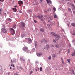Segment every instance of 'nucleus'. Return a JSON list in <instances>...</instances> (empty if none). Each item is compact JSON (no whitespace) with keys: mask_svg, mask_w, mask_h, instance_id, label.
<instances>
[{"mask_svg":"<svg viewBox=\"0 0 75 75\" xmlns=\"http://www.w3.org/2000/svg\"><path fill=\"white\" fill-rule=\"evenodd\" d=\"M18 3L19 4V6H21V5L23 4V1H18Z\"/></svg>","mask_w":75,"mask_h":75,"instance_id":"obj_6","label":"nucleus"},{"mask_svg":"<svg viewBox=\"0 0 75 75\" xmlns=\"http://www.w3.org/2000/svg\"><path fill=\"white\" fill-rule=\"evenodd\" d=\"M1 31L4 33H7V30L4 28H2L1 29Z\"/></svg>","mask_w":75,"mask_h":75,"instance_id":"obj_4","label":"nucleus"},{"mask_svg":"<svg viewBox=\"0 0 75 75\" xmlns=\"http://www.w3.org/2000/svg\"><path fill=\"white\" fill-rule=\"evenodd\" d=\"M34 22H35V23H36V22H37V21H36V20H34Z\"/></svg>","mask_w":75,"mask_h":75,"instance_id":"obj_48","label":"nucleus"},{"mask_svg":"<svg viewBox=\"0 0 75 75\" xmlns=\"http://www.w3.org/2000/svg\"><path fill=\"white\" fill-rule=\"evenodd\" d=\"M14 7H15V8H16L17 7V6H15Z\"/></svg>","mask_w":75,"mask_h":75,"instance_id":"obj_59","label":"nucleus"},{"mask_svg":"<svg viewBox=\"0 0 75 75\" xmlns=\"http://www.w3.org/2000/svg\"><path fill=\"white\" fill-rule=\"evenodd\" d=\"M3 71H1V73H3Z\"/></svg>","mask_w":75,"mask_h":75,"instance_id":"obj_60","label":"nucleus"},{"mask_svg":"<svg viewBox=\"0 0 75 75\" xmlns=\"http://www.w3.org/2000/svg\"><path fill=\"white\" fill-rule=\"evenodd\" d=\"M38 56V57H40V56L42 55V53H38L36 54Z\"/></svg>","mask_w":75,"mask_h":75,"instance_id":"obj_11","label":"nucleus"},{"mask_svg":"<svg viewBox=\"0 0 75 75\" xmlns=\"http://www.w3.org/2000/svg\"><path fill=\"white\" fill-rule=\"evenodd\" d=\"M53 8V10H54V11H56V8H55L54 7Z\"/></svg>","mask_w":75,"mask_h":75,"instance_id":"obj_26","label":"nucleus"},{"mask_svg":"<svg viewBox=\"0 0 75 75\" xmlns=\"http://www.w3.org/2000/svg\"><path fill=\"white\" fill-rule=\"evenodd\" d=\"M16 25H13V28H16Z\"/></svg>","mask_w":75,"mask_h":75,"instance_id":"obj_27","label":"nucleus"},{"mask_svg":"<svg viewBox=\"0 0 75 75\" xmlns=\"http://www.w3.org/2000/svg\"><path fill=\"white\" fill-rule=\"evenodd\" d=\"M59 53H61V51H59Z\"/></svg>","mask_w":75,"mask_h":75,"instance_id":"obj_54","label":"nucleus"},{"mask_svg":"<svg viewBox=\"0 0 75 75\" xmlns=\"http://www.w3.org/2000/svg\"><path fill=\"white\" fill-rule=\"evenodd\" d=\"M21 24L22 27H25V23L23 22H21Z\"/></svg>","mask_w":75,"mask_h":75,"instance_id":"obj_7","label":"nucleus"},{"mask_svg":"<svg viewBox=\"0 0 75 75\" xmlns=\"http://www.w3.org/2000/svg\"><path fill=\"white\" fill-rule=\"evenodd\" d=\"M71 25L73 27H75V23H72L71 24Z\"/></svg>","mask_w":75,"mask_h":75,"instance_id":"obj_19","label":"nucleus"},{"mask_svg":"<svg viewBox=\"0 0 75 75\" xmlns=\"http://www.w3.org/2000/svg\"><path fill=\"white\" fill-rule=\"evenodd\" d=\"M25 52H26V53L28 54L29 53H30V50L28 49L26 51H25Z\"/></svg>","mask_w":75,"mask_h":75,"instance_id":"obj_17","label":"nucleus"},{"mask_svg":"<svg viewBox=\"0 0 75 75\" xmlns=\"http://www.w3.org/2000/svg\"><path fill=\"white\" fill-rule=\"evenodd\" d=\"M48 3H51V0H48Z\"/></svg>","mask_w":75,"mask_h":75,"instance_id":"obj_33","label":"nucleus"},{"mask_svg":"<svg viewBox=\"0 0 75 75\" xmlns=\"http://www.w3.org/2000/svg\"><path fill=\"white\" fill-rule=\"evenodd\" d=\"M27 65H28V64H27Z\"/></svg>","mask_w":75,"mask_h":75,"instance_id":"obj_64","label":"nucleus"},{"mask_svg":"<svg viewBox=\"0 0 75 75\" xmlns=\"http://www.w3.org/2000/svg\"><path fill=\"white\" fill-rule=\"evenodd\" d=\"M67 25H68V27H69V24H67Z\"/></svg>","mask_w":75,"mask_h":75,"instance_id":"obj_49","label":"nucleus"},{"mask_svg":"<svg viewBox=\"0 0 75 75\" xmlns=\"http://www.w3.org/2000/svg\"><path fill=\"white\" fill-rule=\"evenodd\" d=\"M28 49V48L27 47H24L23 48V51H25V52L26 51H27V50Z\"/></svg>","mask_w":75,"mask_h":75,"instance_id":"obj_9","label":"nucleus"},{"mask_svg":"<svg viewBox=\"0 0 75 75\" xmlns=\"http://www.w3.org/2000/svg\"><path fill=\"white\" fill-rule=\"evenodd\" d=\"M11 62H12V63H13V62H13L12 61V60H11Z\"/></svg>","mask_w":75,"mask_h":75,"instance_id":"obj_56","label":"nucleus"},{"mask_svg":"<svg viewBox=\"0 0 75 75\" xmlns=\"http://www.w3.org/2000/svg\"><path fill=\"white\" fill-rule=\"evenodd\" d=\"M61 61H63V59L61 58Z\"/></svg>","mask_w":75,"mask_h":75,"instance_id":"obj_47","label":"nucleus"},{"mask_svg":"<svg viewBox=\"0 0 75 75\" xmlns=\"http://www.w3.org/2000/svg\"><path fill=\"white\" fill-rule=\"evenodd\" d=\"M46 1H47V3L48 4V0H46Z\"/></svg>","mask_w":75,"mask_h":75,"instance_id":"obj_43","label":"nucleus"},{"mask_svg":"<svg viewBox=\"0 0 75 75\" xmlns=\"http://www.w3.org/2000/svg\"><path fill=\"white\" fill-rule=\"evenodd\" d=\"M71 72L73 74H75V72H74V70H72Z\"/></svg>","mask_w":75,"mask_h":75,"instance_id":"obj_25","label":"nucleus"},{"mask_svg":"<svg viewBox=\"0 0 75 75\" xmlns=\"http://www.w3.org/2000/svg\"><path fill=\"white\" fill-rule=\"evenodd\" d=\"M72 42H75L74 41V40H73V41H72Z\"/></svg>","mask_w":75,"mask_h":75,"instance_id":"obj_51","label":"nucleus"},{"mask_svg":"<svg viewBox=\"0 0 75 75\" xmlns=\"http://www.w3.org/2000/svg\"><path fill=\"white\" fill-rule=\"evenodd\" d=\"M53 41L54 42H56V41L54 39L53 40Z\"/></svg>","mask_w":75,"mask_h":75,"instance_id":"obj_40","label":"nucleus"},{"mask_svg":"<svg viewBox=\"0 0 75 75\" xmlns=\"http://www.w3.org/2000/svg\"><path fill=\"white\" fill-rule=\"evenodd\" d=\"M28 40L29 42H32V40L30 39H28Z\"/></svg>","mask_w":75,"mask_h":75,"instance_id":"obj_21","label":"nucleus"},{"mask_svg":"<svg viewBox=\"0 0 75 75\" xmlns=\"http://www.w3.org/2000/svg\"><path fill=\"white\" fill-rule=\"evenodd\" d=\"M4 0H0V1H1V2H3V1H4Z\"/></svg>","mask_w":75,"mask_h":75,"instance_id":"obj_41","label":"nucleus"},{"mask_svg":"<svg viewBox=\"0 0 75 75\" xmlns=\"http://www.w3.org/2000/svg\"><path fill=\"white\" fill-rule=\"evenodd\" d=\"M55 46L56 48H59V46L58 45L56 44L55 45Z\"/></svg>","mask_w":75,"mask_h":75,"instance_id":"obj_15","label":"nucleus"},{"mask_svg":"<svg viewBox=\"0 0 75 75\" xmlns=\"http://www.w3.org/2000/svg\"><path fill=\"white\" fill-rule=\"evenodd\" d=\"M13 70H14V69H15L14 68H13Z\"/></svg>","mask_w":75,"mask_h":75,"instance_id":"obj_57","label":"nucleus"},{"mask_svg":"<svg viewBox=\"0 0 75 75\" xmlns=\"http://www.w3.org/2000/svg\"><path fill=\"white\" fill-rule=\"evenodd\" d=\"M10 32L11 34V35H14L15 34V31H14V30L13 28H10Z\"/></svg>","mask_w":75,"mask_h":75,"instance_id":"obj_2","label":"nucleus"},{"mask_svg":"<svg viewBox=\"0 0 75 75\" xmlns=\"http://www.w3.org/2000/svg\"><path fill=\"white\" fill-rule=\"evenodd\" d=\"M15 75H18V74L17 73H16V74Z\"/></svg>","mask_w":75,"mask_h":75,"instance_id":"obj_46","label":"nucleus"},{"mask_svg":"<svg viewBox=\"0 0 75 75\" xmlns=\"http://www.w3.org/2000/svg\"><path fill=\"white\" fill-rule=\"evenodd\" d=\"M62 63L63 64H64V60L62 61Z\"/></svg>","mask_w":75,"mask_h":75,"instance_id":"obj_45","label":"nucleus"},{"mask_svg":"<svg viewBox=\"0 0 75 75\" xmlns=\"http://www.w3.org/2000/svg\"><path fill=\"white\" fill-rule=\"evenodd\" d=\"M32 73H33V71H30V74H32Z\"/></svg>","mask_w":75,"mask_h":75,"instance_id":"obj_44","label":"nucleus"},{"mask_svg":"<svg viewBox=\"0 0 75 75\" xmlns=\"http://www.w3.org/2000/svg\"><path fill=\"white\" fill-rule=\"evenodd\" d=\"M11 66L12 67H14V64H12L11 65Z\"/></svg>","mask_w":75,"mask_h":75,"instance_id":"obj_38","label":"nucleus"},{"mask_svg":"<svg viewBox=\"0 0 75 75\" xmlns=\"http://www.w3.org/2000/svg\"><path fill=\"white\" fill-rule=\"evenodd\" d=\"M0 11L1 12V9H0Z\"/></svg>","mask_w":75,"mask_h":75,"instance_id":"obj_63","label":"nucleus"},{"mask_svg":"<svg viewBox=\"0 0 75 75\" xmlns=\"http://www.w3.org/2000/svg\"><path fill=\"white\" fill-rule=\"evenodd\" d=\"M2 69V68L1 67V66L0 65V71H1V70Z\"/></svg>","mask_w":75,"mask_h":75,"instance_id":"obj_37","label":"nucleus"},{"mask_svg":"<svg viewBox=\"0 0 75 75\" xmlns=\"http://www.w3.org/2000/svg\"><path fill=\"white\" fill-rule=\"evenodd\" d=\"M54 18H57V16L56 14H54Z\"/></svg>","mask_w":75,"mask_h":75,"instance_id":"obj_23","label":"nucleus"},{"mask_svg":"<svg viewBox=\"0 0 75 75\" xmlns=\"http://www.w3.org/2000/svg\"><path fill=\"white\" fill-rule=\"evenodd\" d=\"M71 5L72 7H73V8H72V10H75V5H74V4H71Z\"/></svg>","mask_w":75,"mask_h":75,"instance_id":"obj_12","label":"nucleus"},{"mask_svg":"<svg viewBox=\"0 0 75 75\" xmlns=\"http://www.w3.org/2000/svg\"><path fill=\"white\" fill-rule=\"evenodd\" d=\"M12 69V68L11 67H10V69Z\"/></svg>","mask_w":75,"mask_h":75,"instance_id":"obj_58","label":"nucleus"},{"mask_svg":"<svg viewBox=\"0 0 75 75\" xmlns=\"http://www.w3.org/2000/svg\"><path fill=\"white\" fill-rule=\"evenodd\" d=\"M47 27H49V28L50 27V24H47Z\"/></svg>","mask_w":75,"mask_h":75,"instance_id":"obj_34","label":"nucleus"},{"mask_svg":"<svg viewBox=\"0 0 75 75\" xmlns=\"http://www.w3.org/2000/svg\"><path fill=\"white\" fill-rule=\"evenodd\" d=\"M70 52V50H69V49H68V54H69V52Z\"/></svg>","mask_w":75,"mask_h":75,"instance_id":"obj_30","label":"nucleus"},{"mask_svg":"<svg viewBox=\"0 0 75 75\" xmlns=\"http://www.w3.org/2000/svg\"><path fill=\"white\" fill-rule=\"evenodd\" d=\"M7 21L9 22H11V20L10 19L8 18L7 19Z\"/></svg>","mask_w":75,"mask_h":75,"instance_id":"obj_18","label":"nucleus"},{"mask_svg":"<svg viewBox=\"0 0 75 75\" xmlns=\"http://www.w3.org/2000/svg\"><path fill=\"white\" fill-rule=\"evenodd\" d=\"M55 37V40L56 41H58V40H59L60 38V36L59 35H57Z\"/></svg>","mask_w":75,"mask_h":75,"instance_id":"obj_3","label":"nucleus"},{"mask_svg":"<svg viewBox=\"0 0 75 75\" xmlns=\"http://www.w3.org/2000/svg\"><path fill=\"white\" fill-rule=\"evenodd\" d=\"M51 8H48L47 9L48 11H51Z\"/></svg>","mask_w":75,"mask_h":75,"instance_id":"obj_36","label":"nucleus"},{"mask_svg":"<svg viewBox=\"0 0 75 75\" xmlns=\"http://www.w3.org/2000/svg\"><path fill=\"white\" fill-rule=\"evenodd\" d=\"M67 61L69 63H70V62H71V59H68Z\"/></svg>","mask_w":75,"mask_h":75,"instance_id":"obj_24","label":"nucleus"},{"mask_svg":"<svg viewBox=\"0 0 75 75\" xmlns=\"http://www.w3.org/2000/svg\"><path fill=\"white\" fill-rule=\"evenodd\" d=\"M52 57L53 58H55V55L54 54H53Z\"/></svg>","mask_w":75,"mask_h":75,"instance_id":"obj_28","label":"nucleus"},{"mask_svg":"<svg viewBox=\"0 0 75 75\" xmlns=\"http://www.w3.org/2000/svg\"><path fill=\"white\" fill-rule=\"evenodd\" d=\"M51 34L52 36H56L57 35V34H56L54 32L51 33Z\"/></svg>","mask_w":75,"mask_h":75,"instance_id":"obj_8","label":"nucleus"},{"mask_svg":"<svg viewBox=\"0 0 75 75\" xmlns=\"http://www.w3.org/2000/svg\"><path fill=\"white\" fill-rule=\"evenodd\" d=\"M53 24H54V25H55V23H53Z\"/></svg>","mask_w":75,"mask_h":75,"instance_id":"obj_55","label":"nucleus"},{"mask_svg":"<svg viewBox=\"0 0 75 75\" xmlns=\"http://www.w3.org/2000/svg\"><path fill=\"white\" fill-rule=\"evenodd\" d=\"M74 3H75V0H74Z\"/></svg>","mask_w":75,"mask_h":75,"instance_id":"obj_62","label":"nucleus"},{"mask_svg":"<svg viewBox=\"0 0 75 75\" xmlns=\"http://www.w3.org/2000/svg\"><path fill=\"white\" fill-rule=\"evenodd\" d=\"M72 35H75V32H74L72 34Z\"/></svg>","mask_w":75,"mask_h":75,"instance_id":"obj_39","label":"nucleus"},{"mask_svg":"<svg viewBox=\"0 0 75 75\" xmlns=\"http://www.w3.org/2000/svg\"><path fill=\"white\" fill-rule=\"evenodd\" d=\"M71 55L72 56H75V51Z\"/></svg>","mask_w":75,"mask_h":75,"instance_id":"obj_22","label":"nucleus"},{"mask_svg":"<svg viewBox=\"0 0 75 75\" xmlns=\"http://www.w3.org/2000/svg\"><path fill=\"white\" fill-rule=\"evenodd\" d=\"M73 13H75V11H73Z\"/></svg>","mask_w":75,"mask_h":75,"instance_id":"obj_53","label":"nucleus"},{"mask_svg":"<svg viewBox=\"0 0 75 75\" xmlns=\"http://www.w3.org/2000/svg\"><path fill=\"white\" fill-rule=\"evenodd\" d=\"M29 11H30V12H31V10H29Z\"/></svg>","mask_w":75,"mask_h":75,"instance_id":"obj_61","label":"nucleus"},{"mask_svg":"<svg viewBox=\"0 0 75 75\" xmlns=\"http://www.w3.org/2000/svg\"><path fill=\"white\" fill-rule=\"evenodd\" d=\"M47 18L48 19V22L50 23V25H52V18L48 16L47 17Z\"/></svg>","mask_w":75,"mask_h":75,"instance_id":"obj_1","label":"nucleus"},{"mask_svg":"<svg viewBox=\"0 0 75 75\" xmlns=\"http://www.w3.org/2000/svg\"><path fill=\"white\" fill-rule=\"evenodd\" d=\"M41 42L42 43H43V42H45V43H47L48 42L47 41V40L45 39H42L41 40Z\"/></svg>","mask_w":75,"mask_h":75,"instance_id":"obj_5","label":"nucleus"},{"mask_svg":"<svg viewBox=\"0 0 75 75\" xmlns=\"http://www.w3.org/2000/svg\"><path fill=\"white\" fill-rule=\"evenodd\" d=\"M34 43L35 44V48H37V46H38V44H37V41H35L34 42Z\"/></svg>","mask_w":75,"mask_h":75,"instance_id":"obj_13","label":"nucleus"},{"mask_svg":"<svg viewBox=\"0 0 75 75\" xmlns=\"http://www.w3.org/2000/svg\"><path fill=\"white\" fill-rule=\"evenodd\" d=\"M12 10H14V11L15 12H16V11H17V9L16 8H12Z\"/></svg>","mask_w":75,"mask_h":75,"instance_id":"obj_16","label":"nucleus"},{"mask_svg":"<svg viewBox=\"0 0 75 75\" xmlns=\"http://www.w3.org/2000/svg\"><path fill=\"white\" fill-rule=\"evenodd\" d=\"M51 47H54V45H51Z\"/></svg>","mask_w":75,"mask_h":75,"instance_id":"obj_50","label":"nucleus"},{"mask_svg":"<svg viewBox=\"0 0 75 75\" xmlns=\"http://www.w3.org/2000/svg\"><path fill=\"white\" fill-rule=\"evenodd\" d=\"M44 12H45V13H47V11L45 10H44Z\"/></svg>","mask_w":75,"mask_h":75,"instance_id":"obj_42","label":"nucleus"},{"mask_svg":"<svg viewBox=\"0 0 75 75\" xmlns=\"http://www.w3.org/2000/svg\"><path fill=\"white\" fill-rule=\"evenodd\" d=\"M50 48V46H49V45L48 44H47L46 45V48L47 50H48V48Z\"/></svg>","mask_w":75,"mask_h":75,"instance_id":"obj_14","label":"nucleus"},{"mask_svg":"<svg viewBox=\"0 0 75 75\" xmlns=\"http://www.w3.org/2000/svg\"><path fill=\"white\" fill-rule=\"evenodd\" d=\"M40 31H41V32H44V30L42 28L40 29Z\"/></svg>","mask_w":75,"mask_h":75,"instance_id":"obj_20","label":"nucleus"},{"mask_svg":"<svg viewBox=\"0 0 75 75\" xmlns=\"http://www.w3.org/2000/svg\"><path fill=\"white\" fill-rule=\"evenodd\" d=\"M40 71H42V68L40 67Z\"/></svg>","mask_w":75,"mask_h":75,"instance_id":"obj_29","label":"nucleus"},{"mask_svg":"<svg viewBox=\"0 0 75 75\" xmlns=\"http://www.w3.org/2000/svg\"><path fill=\"white\" fill-rule=\"evenodd\" d=\"M40 1L41 2H42V0H40Z\"/></svg>","mask_w":75,"mask_h":75,"instance_id":"obj_52","label":"nucleus"},{"mask_svg":"<svg viewBox=\"0 0 75 75\" xmlns=\"http://www.w3.org/2000/svg\"><path fill=\"white\" fill-rule=\"evenodd\" d=\"M28 63H30V59H28Z\"/></svg>","mask_w":75,"mask_h":75,"instance_id":"obj_31","label":"nucleus"},{"mask_svg":"<svg viewBox=\"0 0 75 75\" xmlns=\"http://www.w3.org/2000/svg\"><path fill=\"white\" fill-rule=\"evenodd\" d=\"M68 11H71V10L69 8H68Z\"/></svg>","mask_w":75,"mask_h":75,"instance_id":"obj_35","label":"nucleus"},{"mask_svg":"<svg viewBox=\"0 0 75 75\" xmlns=\"http://www.w3.org/2000/svg\"><path fill=\"white\" fill-rule=\"evenodd\" d=\"M49 59H51V56H50L48 57Z\"/></svg>","mask_w":75,"mask_h":75,"instance_id":"obj_32","label":"nucleus"},{"mask_svg":"<svg viewBox=\"0 0 75 75\" xmlns=\"http://www.w3.org/2000/svg\"><path fill=\"white\" fill-rule=\"evenodd\" d=\"M38 17L39 18V19H40L42 21H43V19H42V17H43V16L42 15L41 16H38Z\"/></svg>","mask_w":75,"mask_h":75,"instance_id":"obj_10","label":"nucleus"}]
</instances>
